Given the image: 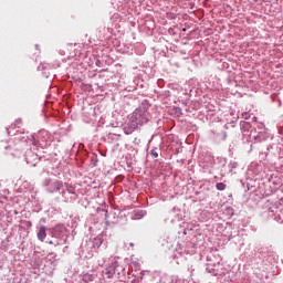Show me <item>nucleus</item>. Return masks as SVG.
<instances>
[{"label":"nucleus","instance_id":"obj_3","mask_svg":"<svg viewBox=\"0 0 283 283\" xmlns=\"http://www.w3.org/2000/svg\"><path fill=\"white\" fill-rule=\"evenodd\" d=\"M45 238H48V233H46V230H45V227L44 226H41L40 227V230L38 232V239L43 242L45 240Z\"/></svg>","mask_w":283,"mask_h":283},{"label":"nucleus","instance_id":"obj_1","mask_svg":"<svg viewBox=\"0 0 283 283\" xmlns=\"http://www.w3.org/2000/svg\"><path fill=\"white\" fill-rule=\"evenodd\" d=\"M149 118L147 117V112H143L140 109H136L129 117V122L127 126L124 128V133L129 136V134H134L136 129H138L139 125H145Z\"/></svg>","mask_w":283,"mask_h":283},{"label":"nucleus","instance_id":"obj_5","mask_svg":"<svg viewBox=\"0 0 283 283\" xmlns=\"http://www.w3.org/2000/svg\"><path fill=\"white\" fill-rule=\"evenodd\" d=\"M216 187L218 191H224L227 189V185H224V182H218Z\"/></svg>","mask_w":283,"mask_h":283},{"label":"nucleus","instance_id":"obj_6","mask_svg":"<svg viewBox=\"0 0 283 283\" xmlns=\"http://www.w3.org/2000/svg\"><path fill=\"white\" fill-rule=\"evenodd\" d=\"M150 154L154 158H158V151H156V149L150 150Z\"/></svg>","mask_w":283,"mask_h":283},{"label":"nucleus","instance_id":"obj_7","mask_svg":"<svg viewBox=\"0 0 283 283\" xmlns=\"http://www.w3.org/2000/svg\"><path fill=\"white\" fill-rule=\"evenodd\" d=\"M32 145H34L36 147V145H39V142L36 140V138L34 136H32Z\"/></svg>","mask_w":283,"mask_h":283},{"label":"nucleus","instance_id":"obj_2","mask_svg":"<svg viewBox=\"0 0 283 283\" xmlns=\"http://www.w3.org/2000/svg\"><path fill=\"white\" fill-rule=\"evenodd\" d=\"M105 275H107L108 280H112L114 275H116V264H111L108 268L105 269Z\"/></svg>","mask_w":283,"mask_h":283},{"label":"nucleus","instance_id":"obj_4","mask_svg":"<svg viewBox=\"0 0 283 283\" xmlns=\"http://www.w3.org/2000/svg\"><path fill=\"white\" fill-rule=\"evenodd\" d=\"M54 191H61L63 189V181H55L53 184Z\"/></svg>","mask_w":283,"mask_h":283}]
</instances>
